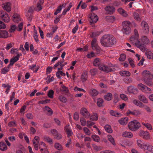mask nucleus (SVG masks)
Segmentation results:
<instances>
[{"label":"nucleus","mask_w":153,"mask_h":153,"mask_svg":"<svg viewBox=\"0 0 153 153\" xmlns=\"http://www.w3.org/2000/svg\"><path fill=\"white\" fill-rule=\"evenodd\" d=\"M44 140L50 144L53 143V140L48 136H44Z\"/></svg>","instance_id":"nucleus-38"},{"label":"nucleus","mask_w":153,"mask_h":153,"mask_svg":"<svg viewBox=\"0 0 153 153\" xmlns=\"http://www.w3.org/2000/svg\"><path fill=\"white\" fill-rule=\"evenodd\" d=\"M140 135L143 137L144 139H148L150 138V135L148 132L146 131H140Z\"/></svg>","instance_id":"nucleus-17"},{"label":"nucleus","mask_w":153,"mask_h":153,"mask_svg":"<svg viewBox=\"0 0 153 153\" xmlns=\"http://www.w3.org/2000/svg\"><path fill=\"white\" fill-rule=\"evenodd\" d=\"M142 42L145 44H148L149 42V39L146 36H143L142 37Z\"/></svg>","instance_id":"nucleus-39"},{"label":"nucleus","mask_w":153,"mask_h":153,"mask_svg":"<svg viewBox=\"0 0 153 153\" xmlns=\"http://www.w3.org/2000/svg\"><path fill=\"white\" fill-rule=\"evenodd\" d=\"M10 67H9L8 65L7 67H5L2 68L1 70V73L2 74H5L8 71L10 70Z\"/></svg>","instance_id":"nucleus-47"},{"label":"nucleus","mask_w":153,"mask_h":153,"mask_svg":"<svg viewBox=\"0 0 153 153\" xmlns=\"http://www.w3.org/2000/svg\"><path fill=\"white\" fill-rule=\"evenodd\" d=\"M144 32L147 33L149 32V28L147 23L144 21H143L141 24Z\"/></svg>","instance_id":"nucleus-10"},{"label":"nucleus","mask_w":153,"mask_h":153,"mask_svg":"<svg viewBox=\"0 0 153 153\" xmlns=\"http://www.w3.org/2000/svg\"><path fill=\"white\" fill-rule=\"evenodd\" d=\"M54 147L56 149L59 150H62L63 149V148L62 145L58 143L55 144Z\"/></svg>","instance_id":"nucleus-41"},{"label":"nucleus","mask_w":153,"mask_h":153,"mask_svg":"<svg viewBox=\"0 0 153 153\" xmlns=\"http://www.w3.org/2000/svg\"><path fill=\"white\" fill-rule=\"evenodd\" d=\"M54 93V92L53 90H49L48 94V96L49 98H52L53 97Z\"/></svg>","instance_id":"nucleus-58"},{"label":"nucleus","mask_w":153,"mask_h":153,"mask_svg":"<svg viewBox=\"0 0 153 153\" xmlns=\"http://www.w3.org/2000/svg\"><path fill=\"white\" fill-rule=\"evenodd\" d=\"M63 5H62V6L60 5L58 7L56 11L54 13V14L55 15H56L58 13L60 12L61 11L62 9V6Z\"/></svg>","instance_id":"nucleus-57"},{"label":"nucleus","mask_w":153,"mask_h":153,"mask_svg":"<svg viewBox=\"0 0 153 153\" xmlns=\"http://www.w3.org/2000/svg\"><path fill=\"white\" fill-rule=\"evenodd\" d=\"M60 75H61L62 76H65V74L62 71H58L56 73V76L59 79H60L61 77L60 76Z\"/></svg>","instance_id":"nucleus-44"},{"label":"nucleus","mask_w":153,"mask_h":153,"mask_svg":"<svg viewBox=\"0 0 153 153\" xmlns=\"http://www.w3.org/2000/svg\"><path fill=\"white\" fill-rule=\"evenodd\" d=\"M128 90L130 93L134 94L136 90V88H134L133 86H131L128 88Z\"/></svg>","instance_id":"nucleus-42"},{"label":"nucleus","mask_w":153,"mask_h":153,"mask_svg":"<svg viewBox=\"0 0 153 153\" xmlns=\"http://www.w3.org/2000/svg\"><path fill=\"white\" fill-rule=\"evenodd\" d=\"M87 56L89 58L94 57L95 56V53L94 52H92L88 54L87 55Z\"/></svg>","instance_id":"nucleus-63"},{"label":"nucleus","mask_w":153,"mask_h":153,"mask_svg":"<svg viewBox=\"0 0 153 153\" xmlns=\"http://www.w3.org/2000/svg\"><path fill=\"white\" fill-rule=\"evenodd\" d=\"M3 7L4 9L6 10L7 12H9L11 10V3L10 2L5 3L3 4Z\"/></svg>","instance_id":"nucleus-18"},{"label":"nucleus","mask_w":153,"mask_h":153,"mask_svg":"<svg viewBox=\"0 0 153 153\" xmlns=\"http://www.w3.org/2000/svg\"><path fill=\"white\" fill-rule=\"evenodd\" d=\"M116 42V40L115 37L109 34L104 35L100 39V43L102 45L106 47H111Z\"/></svg>","instance_id":"nucleus-1"},{"label":"nucleus","mask_w":153,"mask_h":153,"mask_svg":"<svg viewBox=\"0 0 153 153\" xmlns=\"http://www.w3.org/2000/svg\"><path fill=\"white\" fill-rule=\"evenodd\" d=\"M45 110L49 114V115H51L53 113V111L52 109L48 106H45Z\"/></svg>","instance_id":"nucleus-54"},{"label":"nucleus","mask_w":153,"mask_h":153,"mask_svg":"<svg viewBox=\"0 0 153 153\" xmlns=\"http://www.w3.org/2000/svg\"><path fill=\"white\" fill-rule=\"evenodd\" d=\"M93 65L95 66H98L99 68V66L102 65L101 63L100 59L98 58L95 59L93 62Z\"/></svg>","instance_id":"nucleus-20"},{"label":"nucleus","mask_w":153,"mask_h":153,"mask_svg":"<svg viewBox=\"0 0 153 153\" xmlns=\"http://www.w3.org/2000/svg\"><path fill=\"white\" fill-rule=\"evenodd\" d=\"M135 45L137 48H139L143 52L144 51L146 50L145 45L141 43L140 41H138L135 43Z\"/></svg>","instance_id":"nucleus-15"},{"label":"nucleus","mask_w":153,"mask_h":153,"mask_svg":"<svg viewBox=\"0 0 153 153\" xmlns=\"http://www.w3.org/2000/svg\"><path fill=\"white\" fill-rule=\"evenodd\" d=\"M140 126V124L136 120L130 122L128 125V127L129 129L132 131L136 130L139 128Z\"/></svg>","instance_id":"nucleus-4"},{"label":"nucleus","mask_w":153,"mask_h":153,"mask_svg":"<svg viewBox=\"0 0 153 153\" xmlns=\"http://www.w3.org/2000/svg\"><path fill=\"white\" fill-rule=\"evenodd\" d=\"M122 136L124 137L131 138L133 137V134L130 132L125 131L122 134Z\"/></svg>","instance_id":"nucleus-28"},{"label":"nucleus","mask_w":153,"mask_h":153,"mask_svg":"<svg viewBox=\"0 0 153 153\" xmlns=\"http://www.w3.org/2000/svg\"><path fill=\"white\" fill-rule=\"evenodd\" d=\"M105 131L108 133H111L113 131L111 128L110 126L108 125H106L104 127Z\"/></svg>","instance_id":"nucleus-37"},{"label":"nucleus","mask_w":153,"mask_h":153,"mask_svg":"<svg viewBox=\"0 0 153 153\" xmlns=\"http://www.w3.org/2000/svg\"><path fill=\"white\" fill-rule=\"evenodd\" d=\"M130 41L132 43H136L138 40V38H137L136 37H134V36H131L130 38Z\"/></svg>","instance_id":"nucleus-46"},{"label":"nucleus","mask_w":153,"mask_h":153,"mask_svg":"<svg viewBox=\"0 0 153 153\" xmlns=\"http://www.w3.org/2000/svg\"><path fill=\"white\" fill-rule=\"evenodd\" d=\"M137 146L142 149H146V147L147 146V143L143 142V141L138 140L137 141Z\"/></svg>","instance_id":"nucleus-14"},{"label":"nucleus","mask_w":153,"mask_h":153,"mask_svg":"<svg viewBox=\"0 0 153 153\" xmlns=\"http://www.w3.org/2000/svg\"><path fill=\"white\" fill-rule=\"evenodd\" d=\"M108 140L113 145H115V142L114 139L111 135H108Z\"/></svg>","instance_id":"nucleus-45"},{"label":"nucleus","mask_w":153,"mask_h":153,"mask_svg":"<svg viewBox=\"0 0 153 153\" xmlns=\"http://www.w3.org/2000/svg\"><path fill=\"white\" fill-rule=\"evenodd\" d=\"M97 40L96 39H94L91 42V46L93 50L95 51L97 54H99L100 52V48L98 45Z\"/></svg>","instance_id":"nucleus-6"},{"label":"nucleus","mask_w":153,"mask_h":153,"mask_svg":"<svg viewBox=\"0 0 153 153\" xmlns=\"http://www.w3.org/2000/svg\"><path fill=\"white\" fill-rule=\"evenodd\" d=\"M89 94L93 96H95L98 94V92L95 89H91L89 91Z\"/></svg>","instance_id":"nucleus-33"},{"label":"nucleus","mask_w":153,"mask_h":153,"mask_svg":"<svg viewBox=\"0 0 153 153\" xmlns=\"http://www.w3.org/2000/svg\"><path fill=\"white\" fill-rule=\"evenodd\" d=\"M40 151L42 153H49L46 148H41Z\"/></svg>","instance_id":"nucleus-64"},{"label":"nucleus","mask_w":153,"mask_h":153,"mask_svg":"<svg viewBox=\"0 0 153 153\" xmlns=\"http://www.w3.org/2000/svg\"><path fill=\"white\" fill-rule=\"evenodd\" d=\"M124 81L126 83H130L132 82L131 79L130 77H126L124 79Z\"/></svg>","instance_id":"nucleus-59"},{"label":"nucleus","mask_w":153,"mask_h":153,"mask_svg":"<svg viewBox=\"0 0 153 153\" xmlns=\"http://www.w3.org/2000/svg\"><path fill=\"white\" fill-rule=\"evenodd\" d=\"M112 97V94L111 93H108L104 96V98L107 101H110L111 100Z\"/></svg>","instance_id":"nucleus-24"},{"label":"nucleus","mask_w":153,"mask_h":153,"mask_svg":"<svg viewBox=\"0 0 153 153\" xmlns=\"http://www.w3.org/2000/svg\"><path fill=\"white\" fill-rule=\"evenodd\" d=\"M120 74L122 76H129L131 74L128 71H121Z\"/></svg>","instance_id":"nucleus-40"},{"label":"nucleus","mask_w":153,"mask_h":153,"mask_svg":"<svg viewBox=\"0 0 153 153\" xmlns=\"http://www.w3.org/2000/svg\"><path fill=\"white\" fill-rule=\"evenodd\" d=\"M90 117V119L92 121H97L98 120V116L97 113H94Z\"/></svg>","instance_id":"nucleus-34"},{"label":"nucleus","mask_w":153,"mask_h":153,"mask_svg":"<svg viewBox=\"0 0 153 153\" xmlns=\"http://www.w3.org/2000/svg\"><path fill=\"white\" fill-rule=\"evenodd\" d=\"M146 149H147L149 151L153 152V146L151 145H148L147 144V146L146 147Z\"/></svg>","instance_id":"nucleus-55"},{"label":"nucleus","mask_w":153,"mask_h":153,"mask_svg":"<svg viewBox=\"0 0 153 153\" xmlns=\"http://www.w3.org/2000/svg\"><path fill=\"white\" fill-rule=\"evenodd\" d=\"M97 70H98L96 68L92 69L90 70V72L92 75L94 76L97 73Z\"/></svg>","instance_id":"nucleus-51"},{"label":"nucleus","mask_w":153,"mask_h":153,"mask_svg":"<svg viewBox=\"0 0 153 153\" xmlns=\"http://www.w3.org/2000/svg\"><path fill=\"white\" fill-rule=\"evenodd\" d=\"M106 19L109 22H112L114 20V17L113 16H108L106 17Z\"/></svg>","instance_id":"nucleus-60"},{"label":"nucleus","mask_w":153,"mask_h":153,"mask_svg":"<svg viewBox=\"0 0 153 153\" xmlns=\"http://www.w3.org/2000/svg\"><path fill=\"white\" fill-rule=\"evenodd\" d=\"M128 119L127 117L122 118L120 120H119V122L120 124L125 125L127 123Z\"/></svg>","instance_id":"nucleus-25"},{"label":"nucleus","mask_w":153,"mask_h":153,"mask_svg":"<svg viewBox=\"0 0 153 153\" xmlns=\"http://www.w3.org/2000/svg\"><path fill=\"white\" fill-rule=\"evenodd\" d=\"M133 16L135 20L138 21H140L141 20V18L138 13L136 12H134Z\"/></svg>","instance_id":"nucleus-32"},{"label":"nucleus","mask_w":153,"mask_h":153,"mask_svg":"<svg viewBox=\"0 0 153 153\" xmlns=\"http://www.w3.org/2000/svg\"><path fill=\"white\" fill-rule=\"evenodd\" d=\"M145 54L148 59H153V53L151 51H146L145 52Z\"/></svg>","instance_id":"nucleus-36"},{"label":"nucleus","mask_w":153,"mask_h":153,"mask_svg":"<svg viewBox=\"0 0 153 153\" xmlns=\"http://www.w3.org/2000/svg\"><path fill=\"white\" fill-rule=\"evenodd\" d=\"M60 90L61 91L63 92L66 95H68L69 94V90L68 88L63 85H61Z\"/></svg>","instance_id":"nucleus-19"},{"label":"nucleus","mask_w":153,"mask_h":153,"mask_svg":"<svg viewBox=\"0 0 153 153\" xmlns=\"http://www.w3.org/2000/svg\"><path fill=\"white\" fill-rule=\"evenodd\" d=\"M32 14L26 13V16L27 17V19L30 22L32 19Z\"/></svg>","instance_id":"nucleus-53"},{"label":"nucleus","mask_w":153,"mask_h":153,"mask_svg":"<svg viewBox=\"0 0 153 153\" xmlns=\"http://www.w3.org/2000/svg\"><path fill=\"white\" fill-rule=\"evenodd\" d=\"M142 75L145 83L149 86L152 85L153 84L152 80L153 76L150 72L149 71L145 70L143 72Z\"/></svg>","instance_id":"nucleus-2"},{"label":"nucleus","mask_w":153,"mask_h":153,"mask_svg":"<svg viewBox=\"0 0 153 153\" xmlns=\"http://www.w3.org/2000/svg\"><path fill=\"white\" fill-rule=\"evenodd\" d=\"M80 113L85 118H88L90 117V113L86 108H82L80 110Z\"/></svg>","instance_id":"nucleus-8"},{"label":"nucleus","mask_w":153,"mask_h":153,"mask_svg":"<svg viewBox=\"0 0 153 153\" xmlns=\"http://www.w3.org/2000/svg\"><path fill=\"white\" fill-rule=\"evenodd\" d=\"M90 18V22L91 24L96 23L98 20V17L97 15L95 14L91 13Z\"/></svg>","instance_id":"nucleus-11"},{"label":"nucleus","mask_w":153,"mask_h":153,"mask_svg":"<svg viewBox=\"0 0 153 153\" xmlns=\"http://www.w3.org/2000/svg\"><path fill=\"white\" fill-rule=\"evenodd\" d=\"M100 33L101 32L100 31H95L92 33L90 36L91 38H93L98 36Z\"/></svg>","instance_id":"nucleus-48"},{"label":"nucleus","mask_w":153,"mask_h":153,"mask_svg":"<svg viewBox=\"0 0 153 153\" xmlns=\"http://www.w3.org/2000/svg\"><path fill=\"white\" fill-rule=\"evenodd\" d=\"M118 11L123 16L126 17L128 16V14L123 9L121 8H119L118 9Z\"/></svg>","instance_id":"nucleus-30"},{"label":"nucleus","mask_w":153,"mask_h":153,"mask_svg":"<svg viewBox=\"0 0 153 153\" xmlns=\"http://www.w3.org/2000/svg\"><path fill=\"white\" fill-rule=\"evenodd\" d=\"M83 130L84 133L87 135H89L91 134V131L88 128L86 127H84Z\"/></svg>","instance_id":"nucleus-49"},{"label":"nucleus","mask_w":153,"mask_h":153,"mask_svg":"<svg viewBox=\"0 0 153 153\" xmlns=\"http://www.w3.org/2000/svg\"><path fill=\"white\" fill-rule=\"evenodd\" d=\"M88 73L86 72H83L81 75V79L83 82L85 81L87 79Z\"/></svg>","instance_id":"nucleus-26"},{"label":"nucleus","mask_w":153,"mask_h":153,"mask_svg":"<svg viewBox=\"0 0 153 153\" xmlns=\"http://www.w3.org/2000/svg\"><path fill=\"white\" fill-rule=\"evenodd\" d=\"M105 10L107 11L108 13L111 14L114 12L115 8L112 6H107L105 8Z\"/></svg>","instance_id":"nucleus-16"},{"label":"nucleus","mask_w":153,"mask_h":153,"mask_svg":"<svg viewBox=\"0 0 153 153\" xmlns=\"http://www.w3.org/2000/svg\"><path fill=\"white\" fill-rule=\"evenodd\" d=\"M138 87L139 89L144 92H148L151 90V88L142 83L139 84Z\"/></svg>","instance_id":"nucleus-9"},{"label":"nucleus","mask_w":153,"mask_h":153,"mask_svg":"<svg viewBox=\"0 0 153 153\" xmlns=\"http://www.w3.org/2000/svg\"><path fill=\"white\" fill-rule=\"evenodd\" d=\"M0 18L6 22H8L10 21L8 15L7 13H4L3 10L0 11Z\"/></svg>","instance_id":"nucleus-7"},{"label":"nucleus","mask_w":153,"mask_h":153,"mask_svg":"<svg viewBox=\"0 0 153 153\" xmlns=\"http://www.w3.org/2000/svg\"><path fill=\"white\" fill-rule=\"evenodd\" d=\"M60 101L63 103H65L67 101V99L66 97L62 95H60L59 96V98Z\"/></svg>","instance_id":"nucleus-52"},{"label":"nucleus","mask_w":153,"mask_h":153,"mask_svg":"<svg viewBox=\"0 0 153 153\" xmlns=\"http://www.w3.org/2000/svg\"><path fill=\"white\" fill-rule=\"evenodd\" d=\"M142 124L145 126L149 130L152 129V128L151 125L148 123H142Z\"/></svg>","instance_id":"nucleus-50"},{"label":"nucleus","mask_w":153,"mask_h":153,"mask_svg":"<svg viewBox=\"0 0 153 153\" xmlns=\"http://www.w3.org/2000/svg\"><path fill=\"white\" fill-rule=\"evenodd\" d=\"M91 137L93 139V140L97 142H99L100 140V137L97 135H94L91 136Z\"/></svg>","instance_id":"nucleus-43"},{"label":"nucleus","mask_w":153,"mask_h":153,"mask_svg":"<svg viewBox=\"0 0 153 153\" xmlns=\"http://www.w3.org/2000/svg\"><path fill=\"white\" fill-rule=\"evenodd\" d=\"M7 146L6 144L4 142H0V149L4 151L7 149Z\"/></svg>","instance_id":"nucleus-31"},{"label":"nucleus","mask_w":153,"mask_h":153,"mask_svg":"<svg viewBox=\"0 0 153 153\" xmlns=\"http://www.w3.org/2000/svg\"><path fill=\"white\" fill-rule=\"evenodd\" d=\"M123 26L122 29V31L123 33L126 34H129L131 32V29L129 27L131 23L129 21H125L123 22Z\"/></svg>","instance_id":"nucleus-3"},{"label":"nucleus","mask_w":153,"mask_h":153,"mask_svg":"<svg viewBox=\"0 0 153 153\" xmlns=\"http://www.w3.org/2000/svg\"><path fill=\"white\" fill-rule=\"evenodd\" d=\"M64 129L66 133V134L68 137H70L73 135V133L71 129L69 126V125H67L65 127Z\"/></svg>","instance_id":"nucleus-12"},{"label":"nucleus","mask_w":153,"mask_h":153,"mask_svg":"<svg viewBox=\"0 0 153 153\" xmlns=\"http://www.w3.org/2000/svg\"><path fill=\"white\" fill-rule=\"evenodd\" d=\"M20 55L19 54H17L16 56L12 58L10 61V64L8 65L9 67L12 66L13 64L19 60Z\"/></svg>","instance_id":"nucleus-13"},{"label":"nucleus","mask_w":153,"mask_h":153,"mask_svg":"<svg viewBox=\"0 0 153 153\" xmlns=\"http://www.w3.org/2000/svg\"><path fill=\"white\" fill-rule=\"evenodd\" d=\"M126 56L125 54H122L119 58V60L120 61H123L126 59Z\"/></svg>","instance_id":"nucleus-62"},{"label":"nucleus","mask_w":153,"mask_h":153,"mask_svg":"<svg viewBox=\"0 0 153 153\" xmlns=\"http://www.w3.org/2000/svg\"><path fill=\"white\" fill-rule=\"evenodd\" d=\"M80 122L81 125L85 126L86 125V121L84 117H82L80 118Z\"/></svg>","instance_id":"nucleus-56"},{"label":"nucleus","mask_w":153,"mask_h":153,"mask_svg":"<svg viewBox=\"0 0 153 153\" xmlns=\"http://www.w3.org/2000/svg\"><path fill=\"white\" fill-rule=\"evenodd\" d=\"M138 99L142 101L144 103H147L148 102V100L146 97L143 95H140L138 96Z\"/></svg>","instance_id":"nucleus-27"},{"label":"nucleus","mask_w":153,"mask_h":153,"mask_svg":"<svg viewBox=\"0 0 153 153\" xmlns=\"http://www.w3.org/2000/svg\"><path fill=\"white\" fill-rule=\"evenodd\" d=\"M12 19L14 22H17L21 20L19 15L17 13H14L12 17Z\"/></svg>","instance_id":"nucleus-21"},{"label":"nucleus","mask_w":153,"mask_h":153,"mask_svg":"<svg viewBox=\"0 0 153 153\" xmlns=\"http://www.w3.org/2000/svg\"><path fill=\"white\" fill-rule=\"evenodd\" d=\"M99 69L107 73L115 71V69L111 66H108L104 64H102L99 66Z\"/></svg>","instance_id":"nucleus-5"},{"label":"nucleus","mask_w":153,"mask_h":153,"mask_svg":"<svg viewBox=\"0 0 153 153\" xmlns=\"http://www.w3.org/2000/svg\"><path fill=\"white\" fill-rule=\"evenodd\" d=\"M86 124L87 126L89 128H90L91 126L94 125L95 123L90 121H87Z\"/></svg>","instance_id":"nucleus-61"},{"label":"nucleus","mask_w":153,"mask_h":153,"mask_svg":"<svg viewBox=\"0 0 153 153\" xmlns=\"http://www.w3.org/2000/svg\"><path fill=\"white\" fill-rule=\"evenodd\" d=\"M132 102L135 105L140 107H143L144 106V105L142 102L136 99L133 100L132 101Z\"/></svg>","instance_id":"nucleus-23"},{"label":"nucleus","mask_w":153,"mask_h":153,"mask_svg":"<svg viewBox=\"0 0 153 153\" xmlns=\"http://www.w3.org/2000/svg\"><path fill=\"white\" fill-rule=\"evenodd\" d=\"M8 36V32L6 30H0V38H6Z\"/></svg>","instance_id":"nucleus-22"},{"label":"nucleus","mask_w":153,"mask_h":153,"mask_svg":"<svg viewBox=\"0 0 153 153\" xmlns=\"http://www.w3.org/2000/svg\"><path fill=\"white\" fill-rule=\"evenodd\" d=\"M72 6V3H70L67 9H65L62 12V14L61 15V16L62 15H65L66 14V12L70 10V8Z\"/></svg>","instance_id":"nucleus-35"},{"label":"nucleus","mask_w":153,"mask_h":153,"mask_svg":"<svg viewBox=\"0 0 153 153\" xmlns=\"http://www.w3.org/2000/svg\"><path fill=\"white\" fill-rule=\"evenodd\" d=\"M104 101L102 99L99 98L97 99V104L99 107H101L103 106Z\"/></svg>","instance_id":"nucleus-29"}]
</instances>
